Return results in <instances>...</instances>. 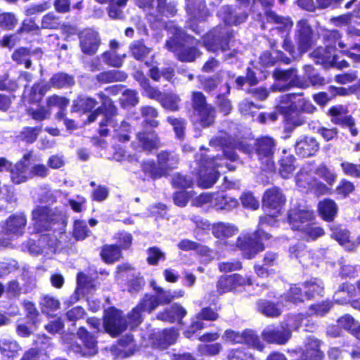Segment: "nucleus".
<instances>
[{
	"label": "nucleus",
	"instance_id": "40",
	"mask_svg": "<svg viewBox=\"0 0 360 360\" xmlns=\"http://www.w3.org/2000/svg\"><path fill=\"white\" fill-rule=\"evenodd\" d=\"M140 112L143 118L142 127L143 129H155L160 125V122L155 118L158 117V110L150 105H143L140 108Z\"/></svg>",
	"mask_w": 360,
	"mask_h": 360
},
{
	"label": "nucleus",
	"instance_id": "53",
	"mask_svg": "<svg viewBox=\"0 0 360 360\" xmlns=\"http://www.w3.org/2000/svg\"><path fill=\"white\" fill-rule=\"evenodd\" d=\"M356 186L354 184L347 179H341L333 193L337 196L338 199H346L350 196L351 194L354 193Z\"/></svg>",
	"mask_w": 360,
	"mask_h": 360
},
{
	"label": "nucleus",
	"instance_id": "23",
	"mask_svg": "<svg viewBox=\"0 0 360 360\" xmlns=\"http://www.w3.org/2000/svg\"><path fill=\"white\" fill-rule=\"evenodd\" d=\"M186 309L179 303H174L168 307L164 308L156 314V319L159 321L174 323H181L183 319L186 316Z\"/></svg>",
	"mask_w": 360,
	"mask_h": 360
},
{
	"label": "nucleus",
	"instance_id": "41",
	"mask_svg": "<svg viewBox=\"0 0 360 360\" xmlns=\"http://www.w3.org/2000/svg\"><path fill=\"white\" fill-rule=\"evenodd\" d=\"M100 257L105 264H111L122 257V252L117 245L105 244L101 248Z\"/></svg>",
	"mask_w": 360,
	"mask_h": 360
},
{
	"label": "nucleus",
	"instance_id": "34",
	"mask_svg": "<svg viewBox=\"0 0 360 360\" xmlns=\"http://www.w3.org/2000/svg\"><path fill=\"white\" fill-rule=\"evenodd\" d=\"M256 307L257 311L268 318H278L283 312L278 302H275L271 300L259 299L256 302Z\"/></svg>",
	"mask_w": 360,
	"mask_h": 360
},
{
	"label": "nucleus",
	"instance_id": "9",
	"mask_svg": "<svg viewBox=\"0 0 360 360\" xmlns=\"http://www.w3.org/2000/svg\"><path fill=\"white\" fill-rule=\"evenodd\" d=\"M96 278L98 276L93 278L82 271L78 272L76 277L77 285L68 298V304L71 305L77 302L81 298V295H86L95 292L99 285V283H96Z\"/></svg>",
	"mask_w": 360,
	"mask_h": 360
},
{
	"label": "nucleus",
	"instance_id": "5",
	"mask_svg": "<svg viewBox=\"0 0 360 360\" xmlns=\"http://www.w3.org/2000/svg\"><path fill=\"white\" fill-rule=\"evenodd\" d=\"M31 217L37 233L53 231L59 224L58 214L49 205H37L32 210Z\"/></svg>",
	"mask_w": 360,
	"mask_h": 360
},
{
	"label": "nucleus",
	"instance_id": "1",
	"mask_svg": "<svg viewBox=\"0 0 360 360\" xmlns=\"http://www.w3.org/2000/svg\"><path fill=\"white\" fill-rule=\"evenodd\" d=\"M290 229L304 241H315L325 235L322 226L315 221L312 212L299 207L291 208L287 214Z\"/></svg>",
	"mask_w": 360,
	"mask_h": 360
},
{
	"label": "nucleus",
	"instance_id": "6",
	"mask_svg": "<svg viewBox=\"0 0 360 360\" xmlns=\"http://www.w3.org/2000/svg\"><path fill=\"white\" fill-rule=\"evenodd\" d=\"M252 285L253 281L250 276L234 273L221 275L216 283V288L217 291L221 295L230 292H240L245 287Z\"/></svg>",
	"mask_w": 360,
	"mask_h": 360
},
{
	"label": "nucleus",
	"instance_id": "62",
	"mask_svg": "<svg viewBox=\"0 0 360 360\" xmlns=\"http://www.w3.org/2000/svg\"><path fill=\"white\" fill-rule=\"evenodd\" d=\"M42 131L41 126L25 127L20 132V140L27 144L34 143Z\"/></svg>",
	"mask_w": 360,
	"mask_h": 360
},
{
	"label": "nucleus",
	"instance_id": "25",
	"mask_svg": "<svg viewBox=\"0 0 360 360\" xmlns=\"http://www.w3.org/2000/svg\"><path fill=\"white\" fill-rule=\"evenodd\" d=\"M279 256L277 252L267 251L263 256L262 264H255L253 269L259 278H267L274 273L273 267L278 265Z\"/></svg>",
	"mask_w": 360,
	"mask_h": 360
},
{
	"label": "nucleus",
	"instance_id": "42",
	"mask_svg": "<svg viewBox=\"0 0 360 360\" xmlns=\"http://www.w3.org/2000/svg\"><path fill=\"white\" fill-rule=\"evenodd\" d=\"M211 230L212 235L221 240L230 238L238 231L235 225L222 221L214 223Z\"/></svg>",
	"mask_w": 360,
	"mask_h": 360
},
{
	"label": "nucleus",
	"instance_id": "29",
	"mask_svg": "<svg viewBox=\"0 0 360 360\" xmlns=\"http://www.w3.org/2000/svg\"><path fill=\"white\" fill-rule=\"evenodd\" d=\"M98 104L96 98L83 94L78 95L73 101L71 105V112H77L82 115L90 114Z\"/></svg>",
	"mask_w": 360,
	"mask_h": 360
},
{
	"label": "nucleus",
	"instance_id": "50",
	"mask_svg": "<svg viewBox=\"0 0 360 360\" xmlns=\"http://www.w3.org/2000/svg\"><path fill=\"white\" fill-rule=\"evenodd\" d=\"M141 169L144 175L156 180L165 175L159 164L154 160H144L141 163Z\"/></svg>",
	"mask_w": 360,
	"mask_h": 360
},
{
	"label": "nucleus",
	"instance_id": "11",
	"mask_svg": "<svg viewBox=\"0 0 360 360\" xmlns=\"http://www.w3.org/2000/svg\"><path fill=\"white\" fill-rule=\"evenodd\" d=\"M286 198L278 186L267 188L262 198V207L265 212L281 214Z\"/></svg>",
	"mask_w": 360,
	"mask_h": 360
},
{
	"label": "nucleus",
	"instance_id": "64",
	"mask_svg": "<svg viewBox=\"0 0 360 360\" xmlns=\"http://www.w3.org/2000/svg\"><path fill=\"white\" fill-rule=\"evenodd\" d=\"M179 96L172 93H165L159 103L167 110L176 112L179 110Z\"/></svg>",
	"mask_w": 360,
	"mask_h": 360
},
{
	"label": "nucleus",
	"instance_id": "28",
	"mask_svg": "<svg viewBox=\"0 0 360 360\" xmlns=\"http://www.w3.org/2000/svg\"><path fill=\"white\" fill-rule=\"evenodd\" d=\"M338 205L335 201L330 198H325L317 204V212L322 220L332 222L338 213Z\"/></svg>",
	"mask_w": 360,
	"mask_h": 360
},
{
	"label": "nucleus",
	"instance_id": "19",
	"mask_svg": "<svg viewBox=\"0 0 360 360\" xmlns=\"http://www.w3.org/2000/svg\"><path fill=\"white\" fill-rule=\"evenodd\" d=\"M304 79L299 77V79H295L294 82H292L296 87L305 89L310 86L314 87L323 86L327 83L325 77L317 72L311 65H304Z\"/></svg>",
	"mask_w": 360,
	"mask_h": 360
},
{
	"label": "nucleus",
	"instance_id": "55",
	"mask_svg": "<svg viewBox=\"0 0 360 360\" xmlns=\"http://www.w3.org/2000/svg\"><path fill=\"white\" fill-rule=\"evenodd\" d=\"M308 318H309V314H308V313L300 312L295 314H288L285 318V324L284 327L285 328H289L291 332L292 330H298L301 327H302L304 320Z\"/></svg>",
	"mask_w": 360,
	"mask_h": 360
},
{
	"label": "nucleus",
	"instance_id": "2",
	"mask_svg": "<svg viewBox=\"0 0 360 360\" xmlns=\"http://www.w3.org/2000/svg\"><path fill=\"white\" fill-rule=\"evenodd\" d=\"M323 295V281L318 278H311L304 282L290 285L285 294L284 300L287 303L298 306L305 302L321 298Z\"/></svg>",
	"mask_w": 360,
	"mask_h": 360
},
{
	"label": "nucleus",
	"instance_id": "3",
	"mask_svg": "<svg viewBox=\"0 0 360 360\" xmlns=\"http://www.w3.org/2000/svg\"><path fill=\"white\" fill-rule=\"evenodd\" d=\"M271 235L264 229L257 228L253 231H243L237 237L234 246L240 251L243 259L250 260L263 252L265 248L264 240H268Z\"/></svg>",
	"mask_w": 360,
	"mask_h": 360
},
{
	"label": "nucleus",
	"instance_id": "46",
	"mask_svg": "<svg viewBox=\"0 0 360 360\" xmlns=\"http://www.w3.org/2000/svg\"><path fill=\"white\" fill-rule=\"evenodd\" d=\"M238 205V200L228 194H217L214 198L213 205L217 210L231 211Z\"/></svg>",
	"mask_w": 360,
	"mask_h": 360
},
{
	"label": "nucleus",
	"instance_id": "33",
	"mask_svg": "<svg viewBox=\"0 0 360 360\" xmlns=\"http://www.w3.org/2000/svg\"><path fill=\"white\" fill-rule=\"evenodd\" d=\"M283 155L278 160V173L283 179H288L292 176L296 169V158L292 154H287V150H282Z\"/></svg>",
	"mask_w": 360,
	"mask_h": 360
},
{
	"label": "nucleus",
	"instance_id": "30",
	"mask_svg": "<svg viewBox=\"0 0 360 360\" xmlns=\"http://www.w3.org/2000/svg\"><path fill=\"white\" fill-rule=\"evenodd\" d=\"M157 162L159 164L165 175L179 165V158L174 151L162 150L157 155Z\"/></svg>",
	"mask_w": 360,
	"mask_h": 360
},
{
	"label": "nucleus",
	"instance_id": "44",
	"mask_svg": "<svg viewBox=\"0 0 360 360\" xmlns=\"http://www.w3.org/2000/svg\"><path fill=\"white\" fill-rule=\"evenodd\" d=\"M77 337L82 340L85 353L94 354L97 352V341L94 335L90 333L85 327L80 326L77 331Z\"/></svg>",
	"mask_w": 360,
	"mask_h": 360
},
{
	"label": "nucleus",
	"instance_id": "14",
	"mask_svg": "<svg viewBox=\"0 0 360 360\" xmlns=\"http://www.w3.org/2000/svg\"><path fill=\"white\" fill-rule=\"evenodd\" d=\"M313 30L307 20L302 19L297 22L295 39L300 54L308 51L313 44Z\"/></svg>",
	"mask_w": 360,
	"mask_h": 360
},
{
	"label": "nucleus",
	"instance_id": "48",
	"mask_svg": "<svg viewBox=\"0 0 360 360\" xmlns=\"http://www.w3.org/2000/svg\"><path fill=\"white\" fill-rule=\"evenodd\" d=\"M264 14L269 22L278 25L276 27L277 30L288 34L293 25L292 21L290 18L279 16L271 10H266Z\"/></svg>",
	"mask_w": 360,
	"mask_h": 360
},
{
	"label": "nucleus",
	"instance_id": "21",
	"mask_svg": "<svg viewBox=\"0 0 360 360\" xmlns=\"http://www.w3.org/2000/svg\"><path fill=\"white\" fill-rule=\"evenodd\" d=\"M323 342L314 336H309L301 355L294 360H325V353L321 350Z\"/></svg>",
	"mask_w": 360,
	"mask_h": 360
},
{
	"label": "nucleus",
	"instance_id": "22",
	"mask_svg": "<svg viewBox=\"0 0 360 360\" xmlns=\"http://www.w3.org/2000/svg\"><path fill=\"white\" fill-rule=\"evenodd\" d=\"M200 87L210 96L216 95L219 91L225 90V84H229L228 82H224L223 77L219 74L198 77Z\"/></svg>",
	"mask_w": 360,
	"mask_h": 360
},
{
	"label": "nucleus",
	"instance_id": "37",
	"mask_svg": "<svg viewBox=\"0 0 360 360\" xmlns=\"http://www.w3.org/2000/svg\"><path fill=\"white\" fill-rule=\"evenodd\" d=\"M151 51L152 49L146 46L143 39L133 41L129 46L130 56L140 62L145 60Z\"/></svg>",
	"mask_w": 360,
	"mask_h": 360
},
{
	"label": "nucleus",
	"instance_id": "58",
	"mask_svg": "<svg viewBox=\"0 0 360 360\" xmlns=\"http://www.w3.org/2000/svg\"><path fill=\"white\" fill-rule=\"evenodd\" d=\"M199 55L198 49L194 46H186L182 43L176 58L181 62L191 63Z\"/></svg>",
	"mask_w": 360,
	"mask_h": 360
},
{
	"label": "nucleus",
	"instance_id": "57",
	"mask_svg": "<svg viewBox=\"0 0 360 360\" xmlns=\"http://www.w3.org/2000/svg\"><path fill=\"white\" fill-rule=\"evenodd\" d=\"M39 305L44 314H49L60 308V302L58 297L46 294L42 296Z\"/></svg>",
	"mask_w": 360,
	"mask_h": 360
},
{
	"label": "nucleus",
	"instance_id": "17",
	"mask_svg": "<svg viewBox=\"0 0 360 360\" xmlns=\"http://www.w3.org/2000/svg\"><path fill=\"white\" fill-rule=\"evenodd\" d=\"M136 139L141 150L148 153H151L164 146L158 134L153 129L150 131H138Z\"/></svg>",
	"mask_w": 360,
	"mask_h": 360
},
{
	"label": "nucleus",
	"instance_id": "63",
	"mask_svg": "<svg viewBox=\"0 0 360 360\" xmlns=\"http://www.w3.org/2000/svg\"><path fill=\"white\" fill-rule=\"evenodd\" d=\"M330 238L336 240L340 245H345L350 242V232L346 229H342L340 225L330 226Z\"/></svg>",
	"mask_w": 360,
	"mask_h": 360
},
{
	"label": "nucleus",
	"instance_id": "47",
	"mask_svg": "<svg viewBox=\"0 0 360 360\" xmlns=\"http://www.w3.org/2000/svg\"><path fill=\"white\" fill-rule=\"evenodd\" d=\"M334 306V302L329 300H323L321 302H314L308 307L310 316L323 317L326 316Z\"/></svg>",
	"mask_w": 360,
	"mask_h": 360
},
{
	"label": "nucleus",
	"instance_id": "38",
	"mask_svg": "<svg viewBox=\"0 0 360 360\" xmlns=\"http://www.w3.org/2000/svg\"><path fill=\"white\" fill-rule=\"evenodd\" d=\"M143 312L151 314L159 306L165 305L162 297L154 294L145 293L136 304Z\"/></svg>",
	"mask_w": 360,
	"mask_h": 360
},
{
	"label": "nucleus",
	"instance_id": "39",
	"mask_svg": "<svg viewBox=\"0 0 360 360\" xmlns=\"http://www.w3.org/2000/svg\"><path fill=\"white\" fill-rule=\"evenodd\" d=\"M241 344H244L248 347L252 348L259 352L264 351L265 345L255 330L250 328H245L241 332Z\"/></svg>",
	"mask_w": 360,
	"mask_h": 360
},
{
	"label": "nucleus",
	"instance_id": "35",
	"mask_svg": "<svg viewBox=\"0 0 360 360\" xmlns=\"http://www.w3.org/2000/svg\"><path fill=\"white\" fill-rule=\"evenodd\" d=\"M75 84V77L72 75L65 72H58L52 75L48 82V85L51 88L61 89L74 86Z\"/></svg>",
	"mask_w": 360,
	"mask_h": 360
},
{
	"label": "nucleus",
	"instance_id": "10",
	"mask_svg": "<svg viewBox=\"0 0 360 360\" xmlns=\"http://www.w3.org/2000/svg\"><path fill=\"white\" fill-rule=\"evenodd\" d=\"M231 37H232L231 32H224L221 28H214L203 36V46L209 51H226L229 49Z\"/></svg>",
	"mask_w": 360,
	"mask_h": 360
},
{
	"label": "nucleus",
	"instance_id": "13",
	"mask_svg": "<svg viewBox=\"0 0 360 360\" xmlns=\"http://www.w3.org/2000/svg\"><path fill=\"white\" fill-rule=\"evenodd\" d=\"M97 96L100 99L101 105L89 114L84 120V124H89L94 122L100 115L104 117L113 118L118 114V109L115 102L105 93L99 91Z\"/></svg>",
	"mask_w": 360,
	"mask_h": 360
},
{
	"label": "nucleus",
	"instance_id": "61",
	"mask_svg": "<svg viewBox=\"0 0 360 360\" xmlns=\"http://www.w3.org/2000/svg\"><path fill=\"white\" fill-rule=\"evenodd\" d=\"M37 105L38 107L36 108L32 107L27 108L25 109L26 114L36 122H41L49 119L51 114V110L41 104Z\"/></svg>",
	"mask_w": 360,
	"mask_h": 360
},
{
	"label": "nucleus",
	"instance_id": "16",
	"mask_svg": "<svg viewBox=\"0 0 360 360\" xmlns=\"http://www.w3.org/2000/svg\"><path fill=\"white\" fill-rule=\"evenodd\" d=\"M79 39L82 52L88 56L94 55L101 44L98 32L91 28H85L81 30Z\"/></svg>",
	"mask_w": 360,
	"mask_h": 360
},
{
	"label": "nucleus",
	"instance_id": "52",
	"mask_svg": "<svg viewBox=\"0 0 360 360\" xmlns=\"http://www.w3.org/2000/svg\"><path fill=\"white\" fill-rule=\"evenodd\" d=\"M272 76L276 81L288 82L289 81V86H295L292 83L295 79H299L297 75V70L295 68H290L288 69L282 70L276 68L272 72Z\"/></svg>",
	"mask_w": 360,
	"mask_h": 360
},
{
	"label": "nucleus",
	"instance_id": "8",
	"mask_svg": "<svg viewBox=\"0 0 360 360\" xmlns=\"http://www.w3.org/2000/svg\"><path fill=\"white\" fill-rule=\"evenodd\" d=\"M103 326L106 333L116 338L127 330L128 323L121 310L110 307L104 311Z\"/></svg>",
	"mask_w": 360,
	"mask_h": 360
},
{
	"label": "nucleus",
	"instance_id": "60",
	"mask_svg": "<svg viewBox=\"0 0 360 360\" xmlns=\"http://www.w3.org/2000/svg\"><path fill=\"white\" fill-rule=\"evenodd\" d=\"M314 173L330 186H333L336 181L337 174L324 162L321 163L316 167Z\"/></svg>",
	"mask_w": 360,
	"mask_h": 360
},
{
	"label": "nucleus",
	"instance_id": "36",
	"mask_svg": "<svg viewBox=\"0 0 360 360\" xmlns=\"http://www.w3.org/2000/svg\"><path fill=\"white\" fill-rule=\"evenodd\" d=\"M22 347L20 344L13 339H3L0 340V353L3 358L13 360L18 357Z\"/></svg>",
	"mask_w": 360,
	"mask_h": 360
},
{
	"label": "nucleus",
	"instance_id": "24",
	"mask_svg": "<svg viewBox=\"0 0 360 360\" xmlns=\"http://www.w3.org/2000/svg\"><path fill=\"white\" fill-rule=\"evenodd\" d=\"M262 337L269 344L284 345L291 338V331L284 326H281V329L268 327L262 330Z\"/></svg>",
	"mask_w": 360,
	"mask_h": 360
},
{
	"label": "nucleus",
	"instance_id": "43",
	"mask_svg": "<svg viewBox=\"0 0 360 360\" xmlns=\"http://www.w3.org/2000/svg\"><path fill=\"white\" fill-rule=\"evenodd\" d=\"M185 9L190 16V21L199 20L205 16L206 6L200 0H186Z\"/></svg>",
	"mask_w": 360,
	"mask_h": 360
},
{
	"label": "nucleus",
	"instance_id": "18",
	"mask_svg": "<svg viewBox=\"0 0 360 360\" xmlns=\"http://www.w3.org/2000/svg\"><path fill=\"white\" fill-rule=\"evenodd\" d=\"M309 57L315 64L320 65L325 69L333 68L335 60L338 58L337 51H334L333 48L325 46H319L314 49L309 53Z\"/></svg>",
	"mask_w": 360,
	"mask_h": 360
},
{
	"label": "nucleus",
	"instance_id": "27",
	"mask_svg": "<svg viewBox=\"0 0 360 360\" xmlns=\"http://www.w3.org/2000/svg\"><path fill=\"white\" fill-rule=\"evenodd\" d=\"M319 148V143L311 136H304L297 140L295 144L296 154L303 158L315 155Z\"/></svg>",
	"mask_w": 360,
	"mask_h": 360
},
{
	"label": "nucleus",
	"instance_id": "4",
	"mask_svg": "<svg viewBox=\"0 0 360 360\" xmlns=\"http://www.w3.org/2000/svg\"><path fill=\"white\" fill-rule=\"evenodd\" d=\"M276 140L270 135H261L254 141L255 158L266 169L275 168L274 155L276 150Z\"/></svg>",
	"mask_w": 360,
	"mask_h": 360
},
{
	"label": "nucleus",
	"instance_id": "15",
	"mask_svg": "<svg viewBox=\"0 0 360 360\" xmlns=\"http://www.w3.org/2000/svg\"><path fill=\"white\" fill-rule=\"evenodd\" d=\"M136 5L143 11H151L156 9L160 16L172 17L177 12L175 5L167 3V0H136Z\"/></svg>",
	"mask_w": 360,
	"mask_h": 360
},
{
	"label": "nucleus",
	"instance_id": "56",
	"mask_svg": "<svg viewBox=\"0 0 360 360\" xmlns=\"http://www.w3.org/2000/svg\"><path fill=\"white\" fill-rule=\"evenodd\" d=\"M342 34L338 30H326L323 34V42L326 47L333 48L337 51L336 45L340 48H344L345 45L340 41Z\"/></svg>",
	"mask_w": 360,
	"mask_h": 360
},
{
	"label": "nucleus",
	"instance_id": "49",
	"mask_svg": "<svg viewBox=\"0 0 360 360\" xmlns=\"http://www.w3.org/2000/svg\"><path fill=\"white\" fill-rule=\"evenodd\" d=\"M335 295L338 296V302L345 304L351 302L356 295L355 285L348 282L342 283L335 291Z\"/></svg>",
	"mask_w": 360,
	"mask_h": 360
},
{
	"label": "nucleus",
	"instance_id": "51",
	"mask_svg": "<svg viewBox=\"0 0 360 360\" xmlns=\"http://www.w3.org/2000/svg\"><path fill=\"white\" fill-rule=\"evenodd\" d=\"M225 90L221 93H218L216 96V105L219 111L224 115H227L232 110V105L231 101L228 98V96L231 93V86L229 84H225Z\"/></svg>",
	"mask_w": 360,
	"mask_h": 360
},
{
	"label": "nucleus",
	"instance_id": "20",
	"mask_svg": "<svg viewBox=\"0 0 360 360\" xmlns=\"http://www.w3.org/2000/svg\"><path fill=\"white\" fill-rule=\"evenodd\" d=\"M178 337V330L174 327H171L152 333L150 340L153 347L166 349L176 343Z\"/></svg>",
	"mask_w": 360,
	"mask_h": 360
},
{
	"label": "nucleus",
	"instance_id": "54",
	"mask_svg": "<svg viewBox=\"0 0 360 360\" xmlns=\"http://www.w3.org/2000/svg\"><path fill=\"white\" fill-rule=\"evenodd\" d=\"M198 123L202 128H208L215 122L216 110L212 105L196 112Z\"/></svg>",
	"mask_w": 360,
	"mask_h": 360
},
{
	"label": "nucleus",
	"instance_id": "45",
	"mask_svg": "<svg viewBox=\"0 0 360 360\" xmlns=\"http://www.w3.org/2000/svg\"><path fill=\"white\" fill-rule=\"evenodd\" d=\"M221 13L224 22L229 25H240L248 18V13L246 12L240 13L238 15L236 14L233 7L229 5L223 6Z\"/></svg>",
	"mask_w": 360,
	"mask_h": 360
},
{
	"label": "nucleus",
	"instance_id": "31",
	"mask_svg": "<svg viewBox=\"0 0 360 360\" xmlns=\"http://www.w3.org/2000/svg\"><path fill=\"white\" fill-rule=\"evenodd\" d=\"M39 53H42L41 48L31 50L27 47L21 46L14 50L11 58L17 65H24L26 69H30L32 64L30 57Z\"/></svg>",
	"mask_w": 360,
	"mask_h": 360
},
{
	"label": "nucleus",
	"instance_id": "26",
	"mask_svg": "<svg viewBox=\"0 0 360 360\" xmlns=\"http://www.w3.org/2000/svg\"><path fill=\"white\" fill-rule=\"evenodd\" d=\"M27 218L22 214H13L10 215L2 224V231L7 235H22Z\"/></svg>",
	"mask_w": 360,
	"mask_h": 360
},
{
	"label": "nucleus",
	"instance_id": "7",
	"mask_svg": "<svg viewBox=\"0 0 360 360\" xmlns=\"http://www.w3.org/2000/svg\"><path fill=\"white\" fill-rule=\"evenodd\" d=\"M326 115L330 117V122L334 125L349 129L352 136L358 135L359 130L356 127V120L352 115L349 113L346 105H333L328 109Z\"/></svg>",
	"mask_w": 360,
	"mask_h": 360
},
{
	"label": "nucleus",
	"instance_id": "59",
	"mask_svg": "<svg viewBox=\"0 0 360 360\" xmlns=\"http://www.w3.org/2000/svg\"><path fill=\"white\" fill-rule=\"evenodd\" d=\"M11 174V180L15 184H20L27 180L26 176V165L22 161L16 162L11 167L9 171Z\"/></svg>",
	"mask_w": 360,
	"mask_h": 360
},
{
	"label": "nucleus",
	"instance_id": "12",
	"mask_svg": "<svg viewBox=\"0 0 360 360\" xmlns=\"http://www.w3.org/2000/svg\"><path fill=\"white\" fill-rule=\"evenodd\" d=\"M280 113L283 117V131L285 134V138L290 136V134L298 127L305 123L304 118L295 103L288 105L280 106Z\"/></svg>",
	"mask_w": 360,
	"mask_h": 360
},
{
	"label": "nucleus",
	"instance_id": "32",
	"mask_svg": "<svg viewBox=\"0 0 360 360\" xmlns=\"http://www.w3.org/2000/svg\"><path fill=\"white\" fill-rule=\"evenodd\" d=\"M50 91L48 82L44 80L35 82L30 87L27 96V101L29 104H41L46 94Z\"/></svg>",
	"mask_w": 360,
	"mask_h": 360
}]
</instances>
